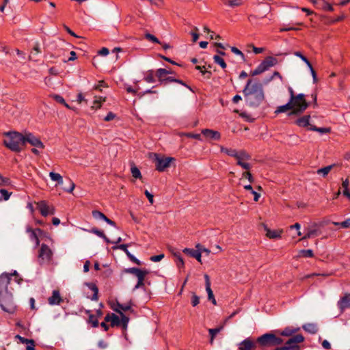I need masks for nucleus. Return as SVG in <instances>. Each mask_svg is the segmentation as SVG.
<instances>
[{"label": "nucleus", "mask_w": 350, "mask_h": 350, "mask_svg": "<svg viewBox=\"0 0 350 350\" xmlns=\"http://www.w3.org/2000/svg\"><path fill=\"white\" fill-rule=\"evenodd\" d=\"M243 94L246 105L250 107H258L265 100L262 83L257 81L253 83L252 79L247 80Z\"/></svg>", "instance_id": "1"}, {"label": "nucleus", "mask_w": 350, "mask_h": 350, "mask_svg": "<svg viewBox=\"0 0 350 350\" xmlns=\"http://www.w3.org/2000/svg\"><path fill=\"white\" fill-rule=\"evenodd\" d=\"M11 280L10 275L8 273H3L0 275V307L8 312H12L13 302L12 295L8 291V285Z\"/></svg>", "instance_id": "2"}, {"label": "nucleus", "mask_w": 350, "mask_h": 350, "mask_svg": "<svg viewBox=\"0 0 350 350\" xmlns=\"http://www.w3.org/2000/svg\"><path fill=\"white\" fill-rule=\"evenodd\" d=\"M6 138L3 140L5 147L14 152H20L25 146V135L17 131H10L4 134Z\"/></svg>", "instance_id": "3"}, {"label": "nucleus", "mask_w": 350, "mask_h": 350, "mask_svg": "<svg viewBox=\"0 0 350 350\" xmlns=\"http://www.w3.org/2000/svg\"><path fill=\"white\" fill-rule=\"evenodd\" d=\"M292 106V111L288 115L291 116H299L302 114L309 107L310 103L306 99V95L300 93L296 95V98L289 100Z\"/></svg>", "instance_id": "4"}, {"label": "nucleus", "mask_w": 350, "mask_h": 350, "mask_svg": "<svg viewBox=\"0 0 350 350\" xmlns=\"http://www.w3.org/2000/svg\"><path fill=\"white\" fill-rule=\"evenodd\" d=\"M256 343L261 347H275L283 343L282 338L273 333H266L256 339Z\"/></svg>", "instance_id": "5"}, {"label": "nucleus", "mask_w": 350, "mask_h": 350, "mask_svg": "<svg viewBox=\"0 0 350 350\" xmlns=\"http://www.w3.org/2000/svg\"><path fill=\"white\" fill-rule=\"evenodd\" d=\"M52 250L46 244L42 243L38 254L39 263L42 265L44 262H50L52 259Z\"/></svg>", "instance_id": "6"}, {"label": "nucleus", "mask_w": 350, "mask_h": 350, "mask_svg": "<svg viewBox=\"0 0 350 350\" xmlns=\"http://www.w3.org/2000/svg\"><path fill=\"white\" fill-rule=\"evenodd\" d=\"M167 69L159 68L155 71V75L158 79L160 85L165 86L168 83L174 82L175 78L174 77H166Z\"/></svg>", "instance_id": "7"}, {"label": "nucleus", "mask_w": 350, "mask_h": 350, "mask_svg": "<svg viewBox=\"0 0 350 350\" xmlns=\"http://www.w3.org/2000/svg\"><path fill=\"white\" fill-rule=\"evenodd\" d=\"M154 156L156 170L159 172H163L167 167H170L172 161H175L173 157L161 158L158 154H154Z\"/></svg>", "instance_id": "8"}, {"label": "nucleus", "mask_w": 350, "mask_h": 350, "mask_svg": "<svg viewBox=\"0 0 350 350\" xmlns=\"http://www.w3.org/2000/svg\"><path fill=\"white\" fill-rule=\"evenodd\" d=\"M30 144L31 146L40 148H44V146L43 143L41 142V140L36 137L33 133H27L25 135V144L26 143Z\"/></svg>", "instance_id": "9"}, {"label": "nucleus", "mask_w": 350, "mask_h": 350, "mask_svg": "<svg viewBox=\"0 0 350 350\" xmlns=\"http://www.w3.org/2000/svg\"><path fill=\"white\" fill-rule=\"evenodd\" d=\"M128 244H120L118 245H114L112 247L113 250H121L126 254L127 257L130 259L131 261L137 264V265H141V261L135 258L133 254H131V252L128 250Z\"/></svg>", "instance_id": "10"}, {"label": "nucleus", "mask_w": 350, "mask_h": 350, "mask_svg": "<svg viewBox=\"0 0 350 350\" xmlns=\"http://www.w3.org/2000/svg\"><path fill=\"white\" fill-rule=\"evenodd\" d=\"M202 134L207 139L218 141L221 139V134L219 132L208 129H205L202 131Z\"/></svg>", "instance_id": "11"}, {"label": "nucleus", "mask_w": 350, "mask_h": 350, "mask_svg": "<svg viewBox=\"0 0 350 350\" xmlns=\"http://www.w3.org/2000/svg\"><path fill=\"white\" fill-rule=\"evenodd\" d=\"M204 280H205V287L206 291L208 294V299L210 300L214 305H216V300L215 299L213 291L211 288V280L210 277L208 274H204Z\"/></svg>", "instance_id": "12"}, {"label": "nucleus", "mask_w": 350, "mask_h": 350, "mask_svg": "<svg viewBox=\"0 0 350 350\" xmlns=\"http://www.w3.org/2000/svg\"><path fill=\"white\" fill-rule=\"evenodd\" d=\"M256 341L254 342L250 338H245L239 344V350H252L256 347Z\"/></svg>", "instance_id": "13"}, {"label": "nucleus", "mask_w": 350, "mask_h": 350, "mask_svg": "<svg viewBox=\"0 0 350 350\" xmlns=\"http://www.w3.org/2000/svg\"><path fill=\"white\" fill-rule=\"evenodd\" d=\"M310 115H305L301 117H299L295 121V124L299 126L302 128H309L312 125L310 124Z\"/></svg>", "instance_id": "14"}, {"label": "nucleus", "mask_w": 350, "mask_h": 350, "mask_svg": "<svg viewBox=\"0 0 350 350\" xmlns=\"http://www.w3.org/2000/svg\"><path fill=\"white\" fill-rule=\"evenodd\" d=\"M338 306L341 310L350 308V293H345V295L340 298L338 302Z\"/></svg>", "instance_id": "15"}, {"label": "nucleus", "mask_w": 350, "mask_h": 350, "mask_svg": "<svg viewBox=\"0 0 350 350\" xmlns=\"http://www.w3.org/2000/svg\"><path fill=\"white\" fill-rule=\"evenodd\" d=\"M62 301V299L58 290H54L52 296L48 299V302L50 305H59Z\"/></svg>", "instance_id": "16"}, {"label": "nucleus", "mask_w": 350, "mask_h": 350, "mask_svg": "<svg viewBox=\"0 0 350 350\" xmlns=\"http://www.w3.org/2000/svg\"><path fill=\"white\" fill-rule=\"evenodd\" d=\"M15 338L18 339L21 343L27 345L26 350H35V341L33 339H27L20 335H16Z\"/></svg>", "instance_id": "17"}, {"label": "nucleus", "mask_w": 350, "mask_h": 350, "mask_svg": "<svg viewBox=\"0 0 350 350\" xmlns=\"http://www.w3.org/2000/svg\"><path fill=\"white\" fill-rule=\"evenodd\" d=\"M38 206L39 208V211L42 216L46 217L49 214H54L53 210L49 212V207L45 201H40V202L38 203Z\"/></svg>", "instance_id": "18"}, {"label": "nucleus", "mask_w": 350, "mask_h": 350, "mask_svg": "<svg viewBox=\"0 0 350 350\" xmlns=\"http://www.w3.org/2000/svg\"><path fill=\"white\" fill-rule=\"evenodd\" d=\"M183 252L193 258H195L198 262H201L202 254L199 250L190 248H185Z\"/></svg>", "instance_id": "19"}, {"label": "nucleus", "mask_w": 350, "mask_h": 350, "mask_svg": "<svg viewBox=\"0 0 350 350\" xmlns=\"http://www.w3.org/2000/svg\"><path fill=\"white\" fill-rule=\"evenodd\" d=\"M278 63V59L273 56H268L262 62V64L267 70H269V68L276 65Z\"/></svg>", "instance_id": "20"}, {"label": "nucleus", "mask_w": 350, "mask_h": 350, "mask_svg": "<svg viewBox=\"0 0 350 350\" xmlns=\"http://www.w3.org/2000/svg\"><path fill=\"white\" fill-rule=\"evenodd\" d=\"M304 341V337L302 334H296L293 336L291 338H289L286 342L285 345H297L298 343H301Z\"/></svg>", "instance_id": "21"}, {"label": "nucleus", "mask_w": 350, "mask_h": 350, "mask_svg": "<svg viewBox=\"0 0 350 350\" xmlns=\"http://www.w3.org/2000/svg\"><path fill=\"white\" fill-rule=\"evenodd\" d=\"M85 313L88 314V319L87 320V323L91 324L92 327H97L99 325L98 320L97 317L91 313V311L89 310H85Z\"/></svg>", "instance_id": "22"}, {"label": "nucleus", "mask_w": 350, "mask_h": 350, "mask_svg": "<svg viewBox=\"0 0 350 350\" xmlns=\"http://www.w3.org/2000/svg\"><path fill=\"white\" fill-rule=\"evenodd\" d=\"M265 230L267 232L266 236L269 239H278L281 237L282 230H273L268 228L266 226H265Z\"/></svg>", "instance_id": "23"}, {"label": "nucleus", "mask_w": 350, "mask_h": 350, "mask_svg": "<svg viewBox=\"0 0 350 350\" xmlns=\"http://www.w3.org/2000/svg\"><path fill=\"white\" fill-rule=\"evenodd\" d=\"M113 310L118 313L121 317L120 326H122L123 329H126L129 321V318L126 317L121 310L117 308H113Z\"/></svg>", "instance_id": "24"}, {"label": "nucleus", "mask_w": 350, "mask_h": 350, "mask_svg": "<svg viewBox=\"0 0 350 350\" xmlns=\"http://www.w3.org/2000/svg\"><path fill=\"white\" fill-rule=\"evenodd\" d=\"M155 72L153 70H148L144 73V80L149 83H154L156 81Z\"/></svg>", "instance_id": "25"}, {"label": "nucleus", "mask_w": 350, "mask_h": 350, "mask_svg": "<svg viewBox=\"0 0 350 350\" xmlns=\"http://www.w3.org/2000/svg\"><path fill=\"white\" fill-rule=\"evenodd\" d=\"M317 9L323 10L325 11H334L333 6L327 2L325 0H319V3L316 7Z\"/></svg>", "instance_id": "26"}, {"label": "nucleus", "mask_w": 350, "mask_h": 350, "mask_svg": "<svg viewBox=\"0 0 350 350\" xmlns=\"http://www.w3.org/2000/svg\"><path fill=\"white\" fill-rule=\"evenodd\" d=\"M89 232H91V233H93V234H94L96 235H97L98 237H100L102 239H103L104 241L107 243H112L111 241L108 237H107V236L105 234L103 231L101 230H99L97 228H92L91 230H89Z\"/></svg>", "instance_id": "27"}, {"label": "nucleus", "mask_w": 350, "mask_h": 350, "mask_svg": "<svg viewBox=\"0 0 350 350\" xmlns=\"http://www.w3.org/2000/svg\"><path fill=\"white\" fill-rule=\"evenodd\" d=\"M302 328L306 332L312 334H317L319 330L317 325L315 323H312L304 324L302 326Z\"/></svg>", "instance_id": "28"}, {"label": "nucleus", "mask_w": 350, "mask_h": 350, "mask_svg": "<svg viewBox=\"0 0 350 350\" xmlns=\"http://www.w3.org/2000/svg\"><path fill=\"white\" fill-rule=\"evenodd\" d=\"M132 305H133V303H132L131 300H130V301L129 303L125 304H122L119 302H117V304H116L117 308H116L121 310L122 312V311H124V312L130 311L131 312H133L134 310L132 308Z\"/></svg>", "instance_id": "29"}, {"label": "nucleus", "mask_w": 350, "mask_h": 350, "mask_svg": "<svg viewBox=\"0 0 350 350\" xmlns=\"http://www.w3.org/2000/svg\"><path fill=\"white\" fill-rule=\"evenodd\" d=\"M27 232L29 233L30 239L32 241H35L36 245L40 244V240L38 237V234L35 230L32 229L31 227L28 226L26 230Z\"/></svg>", "instance_id": "30"}, {"label": "nucleus", "mask_w": 350, "mask_h": 350, "mask_svg": "<svg viewBox=\"0 0 350 350\" xmlns=\"http://www.w3.org/2000/svg\"><path fill=\"white\" fill-rule=\"evenodd\" d=\"M88 286L90 290L94 292L93 295L91 297V299L93 301H97L98 299V288L97 286L94 283H88Z\"/></svg>", "instance_id": "31"}, {"label": "nucleus", "mask_w": 350, "mask_h": 350, "mask_svg": "<svg viewBox=\"0 0 350 350\" xmlns=\"http://www.w3.org/2000/svg\"><path fill=\"white\" fill-rule=\"evenodd\" d=\"M288 110L292 111V106L291 105L290 100H288L286 104L278 107L275 111V113L278 114L280 113H284Z\"/></svg>", "instance_id": "32"}, {"label": "nucleus", "mask_w": 350, "mask_h": 350, "mask_svg": "<svg viewBox=\"0 0 350 350\" xmlns=\"http://www.w3.org/2000/svg\"><path fill=\"white\" fill-rule=\"evenodd\" d=\"M321 232L317 228L309 229L307 233L304 236L302 239H307L312 237H317L320 234Z\"/></svg>", "instance_id": "33"}, {"label": "nucleus", "mask_w": 350, "mask_h": 350, "mask_svg": "<svg viewBox=\"0 0 350 350\" xmlns=\"http://www.w3.org/2000/svg\"><path fill=\"white\" fill-rule=\"evenodd\" d=\"M308 130L319 132L321 134L323 133H329L331 132V129L329 127H317L314 125L311 126L310 127L308 128Z\"/></svg>", "instance_id": "34"}, {"label": "nucleus", "mask_w": 350, "mask_h": 350, "mask_svg": "<svg viewBox=\"0 0 350 350\" xmlns=\"http://www.w3.org/2000/svg\"><path fill=\"white\" fill-rule=\"evenodd\" d=\"M334 166V165H327L326 167L318 169L317 171V173L319 175L322 174V176L323 177H325L328 174V173L331 171V170L333 168Z\"/></svg>", "instance_id": "35"}, {"label": "nucleus", "mask_w": 350, "mask_h": 350, "mask_svg": "<svg viewBox=\"0 0 350 350\" xmlns=\"http://www.w3.org/2000/svg\"><path fill=\"white\" fill-rule=\"evenodd\" d=\"M49 176L52 180L56 181L58 184L62 185L63 183L62 176L59 174L51 172Z\"/></svg>", "instance_id": "36"}, {"label": "nucleus", "mask_w": 350, "mask_h": 350, "mask_svg": "<svg viewBox=\"0 0 350 350\" xmlns=\"http://www.w3.org/2000/svg\"><path fill=\"white\" fill-rule=\"evenodd\" d=\"M174 256L176 258V263L177 267L178 269H181V268L184 267V260H183V258H182L180 252H177L174 253Z\"/></svg>", "instance_id": "37"}, {"label": "nucleus", "mask_w": 350, "mask_h": 350, "mask_svg": "<svg viewBox=\"0 0 350 350\" xmlns=\"http://www.w3.org/2000/svg\"><path fill=\"white\" fill-rule=\"evenodd\" d=\"M266 70H267L265 69V68L264 67L263 64L261 62L255 70L251 71L250 75L252 77L256 76L264 72Z\"/></svg>", "instance_id": "38"}, {"label": "nucleus", "mask_w": 350, "mask_h": 350, "mask_svg": "<svg viewBox=\"0 0 350 350\" xmlns=\"http://www.w3.org/2000/svg\"><path fill=\"white\" fill-rule=\"evenodd\" d=\"M131 172L132 176L135 178L141 179L142 178L140 170L137 168V167L135 166V164H133L131 165Z\"/></svg>", "instance_id": "39"}, {"label": "nucleus", "mask_w": 350, "mask_h": 350, "mask_svg": "<svg viewBox=\"0 0 350 350\" xmlns=\"http://www.w3.org/2000/svg\"><path fill=\"white\" fill-rule=\"evenodd\" d=\"M274 350H300L298 345H285L283 347H276Z\"/></svg>", "instance_id": "40"}, {"label": "nucleus", "mask_w": 350, "mask_h": 350, "mask_svg": "<svg viewBox=\"0 0 350 350\" xmlns=\"http://www.w3.org/2000/svg\"><path fill=\"white\" fill-rule=\"evenodd\" d=\"M221 329H222V327L208 329V332L211 336V340H210L211 344H213V340H214L215 336L221 331Z\"/></svg>", "instance_id": "41"}, {"label": "nucleus", "mask_w": 350, "mask_h": 350, "mask_svg": "<svg viewBox=\"0 0 350 350\" xmlns=\"http://www.w3.org/2000/svg\"><path fill=\"white\" fill-rule=\"evenodd\" d=\"M299 329V328L296 329H291L290 327H286L281 333L280 334L284 336H290L293 334L295 333Z\"/></svg>", "instance_id": "42"}, {"label": "nucleus", "mask_w": 350, "mask_h": 350, "mask_svg": "<svg viewBox=\"0 0 350 350\" xmlns=\"http://www.w3.org/2000/svg\"><path fill=\"white\" fill-rule=\"evenodd\" d=\"M92 215L93 217L96 219H102L104 221L106 218V215L103 213L102 212L98 211V210H94L92 211Z\"/></svg>", "instance_id": "43"}, {"label": "nucleus", "mask_w": 350, "mask_h": 350, "mask_svg": "<svg viewBox=\"0 0 350 350\" xmlns=\"http://www.w3.org/2000/svg\"><path fill=\"white\" fill-rule=\"evenodd\" d=\"M213 59H214L215 63L219 64L222 68L224 69L226 68L227 65H226L225 61L220 56L214 55Z\"/></svg>", "instance_id": "44"}, {"label": "nucleus", "mask_w": 350, "mask_h": 350, "mask_svg": "<svg viewBox=\"0 0 350 350\" xmlns=\"http://www.w3.org/2000/svg\"><path fill=\"white\" fill-rule=\"evenodd\" d=\"M0 193L1 195L0 196V201H1L2 200H8L12 194L11 192H9L8 191H7L5 189H1Z\"/></svg>", "instance_id": "45"}, {"label": "nucleus", "mask_w": 350, "mask_h": 350, "mask_svg": "<svg viewBox=\"0 0 350 350\" xmlns=\"http://www.w3.org/2000/svg\"><path fill=\"white\" fill-rule=\"evenodd\" d=\"M110 325L113 327L115 326H120V318L114 313H112V318L111 321Z\"/></svg>", "instance_id": "46"}, {"label": "nucleus", "mask_w": 350, "mask_h": 350, "mask_svg": "<svg viewBox=\"0 0 350 350\" xmlns=\"http://www.w3.org/2000/svg\"><path fill=\"white\" fill-rule=\"evenodd\" d=\"M144 37L146 39L153 43L161 44V42L159 40V39L157 37H155L154 35L150 33H145Z\"/></svg>", "instance_id": "47"}, {"label": "nucleus", "mask_w": 350, "mask_h": 350, "mask_svg": "<svg viewBox=\"0 0 350 350\" xmlns=\"http://www.w3.org/2000/svg\"><path fill=\"white\" fill-rule=\"evenodd\" d=\"M294 55L297 57H299L303 62H304L308 66H310L311 63L308 59V58L304 56L300 51H295Z\"/></svg>", "instance_id": "48"}, {"label": "nucleus", "mask_w": 350, "mask_h": 350, "mask_svg": "<svg viewBox=\"0 0 350 350\" xmlns=\"http://www.w3.org/2000/svg\"><path fill=\"white\" fill-rule=\"evenodd\" d=\"M301 256L304 258H312L314 256V253L312 250H302L300 251Z\"/></svg>", "instance_id": "49"}, {"label": "nucleus", "mask_w": 350, "mask_h": 350, "mask_svg": "<svg viewBox=\"0 0 350 350\" xmlns=\"http://www.w3.org/2000/svg\"><path fill=\"white\" fill-rule=\"evenodd\" d=\"M204 66H196V69L200 70L203 75H205L207 79H210L211 77V72L208 70H204Z\"/></svg>", "instance_id": "50"}, {"label": "nucleus", "mask_w": 350, "mask_h": 350, "mask_svg": "<svg viewBox=\"0 0 350 350\" xmlns=\"http://www.w3.org/2000/svg\"><path fill=\"white\" fill-rule=\"evenodd\" d=\"M226 5H228V6L231 8L238 7L240 6L242 4L241 0H230L226 3H225Z\"/></svg>", "instance_id": "51"}, {"label": "nucleus", "mask_w": 350, "mask_h": 350, "mask_svg": "<svg viewBox=\"0 0 350 350\" xmlns=\"http://www.w3.org/2000/svg\"><path fill=\"white\" fill-rule=\"evenodd\" d=\"M11 184V180L9 178L3 177L0 174V187L8 186Z\"/></svg>", "instance_id": "52"}, {"label": "nucleus", "mask_w": 350, "mask_h": 350, "mask_svg": "<svg viewBox=\"0 0 350 350\" xmlns=\"http://www.w3.org/2000/svg\"><path fill=\"white\" fill-rule=\"evenodd\" d=\"M148 273V271L141 269L139 272L136 275L137 280H144L145 276Z\"/></svg>", "instance_id": "53"}, {"label": "nucleus", "mask_w": 350, "mask_h": 350, "mask_svg": "<svg viewBox=\"0 0 350 350\" xmlns=\"http://www.w3.org/2000/svg\"><path fill=\"white\" fill-rule=\"evenodd\" d=\"M51 97L57 102V103H59L60 104H65L66 101L64 100V98L60 96V95H58V94H53L51 95Z\"/></svg>", "instance_id": "54"}, {"label": "nucleus", "mask_w": 350, "mask_h": 350, "mask_svg": "<svg viewBox=\"0 0 350 350\" xmlns=\"http://www.w3.org/2000/svg\"><path fill=\"white\" fill-rule=\"evenodd\" d=\"M237 164L245 170H250L251 167L250 163L243 162L240 158H238Z\"/></svg>", "instance_id": "55"}, {"label": "nucleus", "mask_w": 350, "mask_h": 350, "mask_svg": "<svg viewBox=\"0 0 350 350\" xmlns=\"http://www.w3.org/2000/svg\"><path fill=\"white\" fill-rule=\"evenodd\" d=\"M200 302V297L196 295L195 293H193L191 297V305L195 307Z\"/></svg>", "instance_id": "56"}, {"label": "nucleus", "mask_w": 350, "mask_h": 350, "mask_svg": "<svg viewBox=\"0 0 350 350\" xmlns=\"http://www.w3.org/2000/svg\"><path fill=\"white\" fill-rule=\"evenodd\" d=\"M228 152V155L234 157L237 159L239 158L240 154H238V152L235 149L229 148V150Z\"/></svg>", "instance_id": "57"}, {"label": "nucleus", "mask_w": 350, "mask_h": 350, "mask_svg": "<svg viewBox=\"0 0 350 350\" xmlns=\"http://www.w3.org/2000/svg\"><path fill=\"white\" fill-rule=\"evenodd\" d=\"M141 269L137 267H131L125 269V272L128 273L135 274V275L139 272Z\"/></svg>", "instance_id": "58"}, {"label": "nucleus", "mask_w": 350, "mask_h": 350, "mask_svg": "<svg viewBox=\"0 0 350 350\" xmlns=\"http://www.w3.org/2000/svg\"><path fill=\"white\" fill-rule=\"evenodd\" d=\"M231 51L237 55H240L242 57V59H244V58H245L244 54L238 48H237L235 46H232Z\"/></svg>", "instance_id": "59"}, {"label": "nucleus", "mask_w": 350, "mask_h": 350, "mask_svg": "<svg viewBox=\"0 0 350 350\" xmlns=\"http://www.w3.org/2000/svg\"><path fill=\"white\" fill-rule=\"evenodd\" d=\"M238 154H240V156H239L240 160H242V159L248 160L250 159V156L244 150L238 152Z\"/></svg>", "instance_id": "60"}, {"label": "nucleus", "mask_w": 350, "mask_h": 350, "mask_svg": "<svg viewBox=\"0 0 350 350\" xmlns=\"http://www.w3.org/2000/svg\"><path fill=\"white\" fill-rule=\"evenodd\" d=\"M163 258H164V254H159V255L152 256L150 257V260L153 261V262H159Z\"/></svg>", "instance_id": "61"}, {"label": "nucleus", "mask_w": 350, "mask_h": 350, "mask_svg": "<svg viewBox=\"0 0 350 350\" xmlns=\"http://www.w3.org/2000/svg\"><path fill=\"white\" fill-rule=\"evenodd\" d=\"M243 177L247 178L250 183H252L254 181V179L250 172H243Z\"/></svg>", "instance_id": "62"}, {"label": "nucleus", "mask_w": 350, "mask_h": 350, "mask_svg": "<svg viewBox=\"0 0 350 350\" xmlns=\"http://www.w3.org/2000/svg\"><path fill=\"white\" fill-rule=\"evenodd\" d=\"M340 227L342 228H350V218L345 219L344 221L340 223Z\"/></svg>", "instance_id": "63"}, {"label": "nucleus", "mask_w": 350, "mask_h": 350, "mask_svg": "<svg viewBox=\"0 0 350 350\" xmlns=\"http://www.w3.org/2000/svg\"><path fill=\"white\" fill-rule=\"evenodd\" d=\"M116 118V114L111 111L109 112L107 115L104 118V120L106 122L111 121Z\"/></svg>", "instance_id": "64"}]
</instances>
